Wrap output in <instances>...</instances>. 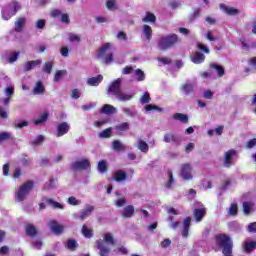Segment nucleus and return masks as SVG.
Returning a JSON list of instances; mask_svg holds the SVG:
<instances>
[{
    "mask_svg": "<svg viewBox=\"0 0 256 256\" xmlns=\"http://www.w3.org/2000/svg\"><path fill=\"white\" fill-rule=\"evenodd\" d=\"M217 247L222 249L223 256H233V240L228 234H217L215 236Z\"/></svg>",
    "mask_w": 256,
    "mask_h": 256,
    "instance_id": "nucleus-1",
    "label": "nucleus"
},
{
    "mask_svg": "<svg viewBox=\"0 0 256 256\" xmlns=\"http://www.w3.org/2000/svg\"><path fill=\"white\" fill-rule=\"evenodd\" d=\"M179 41V36L177 34L161 36L158 40V48L160 51H169V49H173Z\"/></svg>",
    "mask_w": 256,
    "mask_h": 256,
    "instance_id": "nucleus-2",
    "label": "nucleus"
},
{
    "mask_svg": "<svg viewBox=\"0 0 256 256\" xmlns=\"http://www.w3.org/2000/svg\"><path fill=\"white\" fill-rule=\"evenodd\" d=\"M33 187H35L33 180L24 182L16 191V201H25L27 196L33 191Z\"/></svg>",
    "mask_w": 256,
    "mask_h": 256,
    "instance_id": "nucleus-3",
    "label": "nucleus"
},
{
    "mask_svg": "<svg viewBox=\"0 0 256 256\" xmlns=\"http://www.w3.org/2000/svg\"><path fill=\"white\" fill-rule=\"evenodd\" d=\"M109 49H111V43H105L98 49L97 59H103L104 65H111L115 59V54L113 52L107 54Z\"/></svg>",
    "mask_w": 256,
    "mask_h": 256,
    "instance_id": "nucleus-4",
    "label": "nucleus"
},
{
    "mask_svg": "<svg viewBox=\"0 0 256 256\" xmlns=\"http://www.w3.org/2000/svg\"><path fill=\"white\" fill-rule=\"evenodd\" d=\"M91 168V162L89 159L83 158L81 161H76L71 164L72 171H86Z\"/></svg>",
    "mask_w": 256,
    "mask_h": 256,
    "instance_id": "nucleus-5",
    "label": "nucleus"
},
{
    "mask_svg": "<svg viewBox=\"0 0 256 256\" xmlns=\"http://www.w3.org/2000/svg\"><path fill=\"white\" fill-rule=\"evenodd\" d=\"M181 175L184 181H191L193 179V166L189 163L182 164Z\"/></svg>",
    "mask_w": 256,
    "mask_h": 256,
    "instance_id": "nucleus-6",
    "label": "nucleus"
},
{
    "mask_svg": "<svg viewBox=\"0 0 256 256\" xmlns=\"http://www.w3.org/2000/svg\"><path fill=\"white\" fill-rule=\"evenodd\" d=\"M180 92L186 97H191V95H195V84L191 82H186L182 84L180 86Z\"/></svg>",
    "mask_w": 256,
    "mask_h": 256,
    "instance_id": "nucleus-7",
    "label": "nucleus"
},
{
    "mask_svg": "<svg viewBox=\"0 0 256 256\" xmlns=\"http://www.w3.org/2000/svg\"><path fill=\"white\" fill-rule=\"evenodd\" d=\"M108 93L117 97L121 93V79L114 80L108 87Z\"/></svg>",
    "mask_w": 256,
    "mask_h": 256,
    "instance_id": "nucleus-8",
    "label": "nucleus"
},
{
    "mask_svg": "<svg viewBox=\"0 0 256 256\" xmlns=\"http://www.w3.org/2000/svg\"><path fill=\"white\" fill-rule=\"evenodd\" d=\"M48 227L54 235H61L63 231H65V227L59 224L56 220H51L48 223Z\"/></svg>",
    "mask_w": 256,
    "mask_h": 256,
    "instance_id": "nucleus-9",
    "label": "nucleus"
},
{
    "mask_svg": "<svg viewBox=\"0 0 256 256\" xmlns=\"http://www.w3.org/2000/svg\"><path fill=\"white\" fill-rule=\"evenodd\" d=\"M69 129L71 126L67 122H61L56 127V136L63 137V135H67L69 133Z\"/></svg>",
    "mask_w": 256,
    "mask_h": 256,
    "instance_id": "nucleus-10",
    "label": "nucleus"
},
{
    "mask_svg": "<svg viewBox=\"0 0 256 256\" xmlns=\"http://www.w3.org/2000/svg\"><path fill=\"white\" fill-rule=\"evenodd\" d=\"M235 155H237V150L235 149H231L225 152V155H224L225 167H229V165H233L232 160H233V157H235Z\"/></svg>",
    "mask_w": 256,
    "mask_h": 256,
    "instance_id": "nucleus-11",
    "label": "nucleus"
},
{
    "mask_svg": "<svg viewBox=\"0 0 256 256\" xmlns=\"http://www.w3.org/2000/svg\"><path fill=\"white\" fill-rule=\"evenodd\" d=\"M97 249H99L100 256H109V253H111V249L109 247L105 246V242L103 240H97L96 241Z\"/></svg>",
    "mask_w": 256,
    "mask_h": 256,
    "instance_id": "nucleus-12",
    "label": "nucleus"
},
{
    "mask_svg": "<svg viewBox=\"0 0 256 256\" xmlns=\"http://www.w3.org/2000/svg\"><path fill=\"white\" fill-rule=\"evenodd\" d=\"M164 142L175 143L176 145H179L181 143V140L179 139V137H177V134L173 132H168L164 134Z\"/></svg>",
    "mask_w": 256,
    "mask_h": 256,
    "instance_id": "nucleus-13",
    "label": "nucleus"
},
{
    "mask_svg": "<svg viewBox=\"0 0 256 256\" xmlns=\"http://www.w3.org/2000/svg\"><path fill=\"white\" fill-rule=\"evenodd\" d=\"M193 215L196 223H201V221H203V217L207 215V210L205 208H196Z\"/></svg>",
    "mask_w": 256,
    "mask_h": 256,
    "instance_id": "nucleus-14",
    "label": "nucleus"
},
{
    "mask_svg": "<svg viewBox=\"0 0 256 256\" xmlns=\"http://www.w3.org/2000/svg\"><path fill=\"white\" fill-rule=\"evenodd\" d=\"M25 234L28 237H37V235H39V230H37V227H35V225L33 224H26L25 225Z\"/></svg>",
    "mask_w": 256,
    "mask_h": 256,
    "instance_id": "nucleus-15",
    "label": "nucleus"
},
{
    "mask_svg": "<svg viewBox=\"0 0 256 256\" xmlns=\"http://www.w3.org/2000/svg\"><path fill=\"white\" fill-rule=\"evenodd\" d=\"M189 229H191V217H186L183 221L182 236L187 239L189 237Z\"/></svg>",
    "mask_w": 256,
    "mask_h": 256,
    "instance_id": "nucleus-16",
    "label": "nucleus"
},
{
    "mask_svg": "<svg viewBox=\"0 0 256 256\" xmlns=\"http://www.w3.org/2000/svg\"><path fill=\"white\" fill-rule=\"evenodd\" d=\"M95 211V207L88 205L86 210H82L78 219L79 221H85V219H87V217H89L91 215V213H93Z\"/></svg>",
    "mask_w": 256,
    "mask_h": 256,
    "instance_id": "nucleus-17",
    "label": "nucleus"
},
{
    "mask_svg": "<svg viewBox=\"0 0 256 256\" xmlns=\"http://www.w3.org/2000/svg\"><path fill=\"white\" fill-rule=\"evenodd\" d=\"M41 63H43L41 59L28 61L24 65V71L26 72L31 71V69H35V67H39Z\"/></svg>",
    "mask_w": 256,
    "mask_h": 256,
    "instance_id": "nucleus-18",
    "label": "nucleus"
},
{
    "mask_svg": "<svg viewBox=\"0 0 256 256\" xmlns=\"http://www.w3.org/2000/svg\"><path fill=\"white\" fill-rule=\"evenodd\" d=\"M135 215V207L133 205H128L123 209L122 217L124 219H131Z\"/></svg>",
    "mask_w": 256,
    "mask_h": 256,
    "instance_id": "nucleus-19",
    "label": "nucleus"
},
{
    "mask_svg": "<svg viewBox=\"0 0 256 256\" xmlns=\"http://www.w3.org/2000/svg\"><path fill=\"white\" fill-rule=\"evenodd\" d=\"M25 23H27V18L25 17H19L15 21V31L16 33H21L23 31V27H25Z\"/></svg>",
    "mask_w": 256,
    "mask_h": 256,
    "instance_id": "nucleus-20",
    "label": "nucleus"
},
{
    "mask_svg": "<svg viewBox=\"0 0 256 256\" xmlns=\"http://www.w3.org/2000/svg\"><path fill=\"white\" fill-rule=\"evenodd\" d=\"M103 81V75L99 74L96 77H91L87 80V85L90 87H97Z\"/></svg>",
    "mask_w": 256,
    "mask_h": 256,
    "instance_id": "nucleus-21",
    "label": "nucleus"
},
{
    "mask_svg": "<svg viewBox=\"0 0 256 256\" xmlns=\"http://www.w3.org/2000/svg\"><path fill=\"white\" fill-rule=\"evenodd\" d=\"M32 93L34 95H43V93H45V86L43 85V82L41 80L36 82V85L33 88Z\"/></svg>",
    "mask_w": 256,
    "mask_h": 256,
    "instance_id": "nucleus-22",
    "label": "nucleus"
},
{
    "mask_svg": "<svg viewBox=\"0 0 256 256\" xmlns=\"http://www.w3.org/2000/svg\"><path fill=\"white\" fill-rule=\"evenodd\" d=\"M100 113H104V115H113L117 113V108H115L111 104H105L100 110Z\"/></svg>",
    "mask_w": 256,
    "mask_h": 256,
    "instance_id": "nucleus-23",
    "label": "nucleus"
},
{
    "mask_svg": "<svg viewBox=\"0 0 256 256\" xmlns=\"http://www.w3.org/2000/svg\"><path fill=\"white\" fill-rule=\"evenodd\" d=\"M191 60L195 65H201V63H205V54L196 52Z\"/></svg>",
    "mask_w": 256,
    "mask_h": 256,
    "instance_id": "nucleus-24",
    "label": "nucleus"
},
{
    "mask_svg": "<svg viewBox=\"0 0 256 256\" xmlns=\"http://www.w3.org/2000/svg\"><path fill=\"white\" fill-rule=\"evenodd\" d=\"M113 179L117 183H121V181H125V179H127V173L121 170L116 171L113 175Z\"/></svg>",
    "mask_w": 256,
    "mask_h": 256,
    "instance_id": "nucleus-25",
    "label": "nucleus"
},
{
    "mask_svg": "<svg viewBox=\"0 0 256 256\" xmlns=\"http://www.w3.org/2000/svg\"><path fill=\"white\" fill-rule=\"evenodd\" d=\"M175 121H180V123H189V116L183 113H175L173 115Z\"/></svg>",
    "mask_w": 256,
    "mask_h": 256,
    "instance_id": "nucleus-26",
    "label": "nucleus"
},
{
    "mask_svg": "<svg viewBox=\"0 0 256 256\" xmlns=\"http://www.w3.org/2000/svg\"><path fill=\"white\" fill-rule=\"evenodd\" d=\"M143 33H144L145 39H147V41H151V39L153 37V28H151V26H149V25H144Z\"/></svg>",
    "mask_w": 256,
    "mask_h": 256,
    "instance_id": "nucleus-27",
    "label": "nucleus"
},
{
    "mask_svg": "<svg viewBox=\"0 0 256 256\" xmlns=\"http://www.w3.org/2000/svg\"><path fill=\"white\" fill-rule=\"evenodd\" d=\"M142 21L143 23H156L157 17L151 12H146V15L144 18H142Z\"/></svg>",
    "mask_w": 256,
    "mask_h": 256,
    "instance_id": "nucleus-28",
    "label": "nucleus"
},
{
    "mask_svg": "<svg viewBox=\"0 0 256 256\" xmlns=\"http://www.w3.org/2000/svg\"><path fill=\"white\" fill-rule=\"evenodd\" d=\"M79 244H77V240L75 239H68L66 242V249L69 251H76Z\"/></svg>",
    "mask_w": 256,
    "mask_h": 256,
    "instance_id": "nucleus-29",
    "label": "nucleus"
},
{
    "mask_svg": "<svg viewBox=\"0 0 256 256\" xmlns=\"http://www.w3.org/2000/svg\"><path fill=\"white\" fill-rule=\"evenodd\" d=\"M221 9H224L227 15H239V10L233 7H227L225 4L220 5Z\"/></svg>",
    "mask_w": 256,
    "mask_h": 256,
    "instance_id": "nucleus-30",
    "label": "nucleus"
},
{
    "mask_svg": "<svg viewBox=\"0 0 256 256\" xmlns=\"http://www.w3.org/2000/svg\"><path fill=\"white\" fill-rule=\"evenodd\" d=\"M211 69H215L217 71L218 77H223L225 75V68L219 64H211L210 65Z\"/></svg>",
    "mask_w": 256,
    "mask_h": 256,
    "instance_id": "nucleus-31",
    "label": "nucleus"
},
{
    "mask_svg": "<svg viewBox=\"0 0 256 256\" xmlns=\"http://www.w3.org/2000/svg\"><path fill=\"white\" fill-rule=\"evenodd\" d=\"M244 249L246 253H251L256 249V240L251 242H245Z\"/></svg>",
    "mask_w": 256,
    "mask_h": 256,
    "instance_id": "nucleus-32",
    "label": "nucleus"
},
{
    "mask_svg": "<svg viewBox=\"0 0 256 256\" xmlns=\"http://www.w3.org/2000/svg\"><path fill=\"white\" fill-rule=\"evenodd\" d=\"M137 147L142 153H147V151H149V144H147V142H145L144 140H139L137 143Z\"/></svg>",
    "mask_w": 256,
    "mask_h": 256,
    "instance_id": "nucleus-33",
    "label": "nucleus"
},
{
    "mask_svg": "<svg viewBox=\"0 0 256 256\" xmlns=\"http://www.w3.org/2000/svg\"><path fill=\"white\" fill-rule=\"evenodd\" d=\"M82 235H84V237H86V239H91V237H93V229L88 228L87 225H83L82 226Z\"/></svg>",
    "mask_w": 256,
    "mask_h": 256,
    "instance_id": "nucleus-34",
    "label": "nucleus"
},
{
    "mask_svg": "<svg viewBox=\"0 0 256 256\" xmlns=\"http://www.w3.org/2000/svg\"><path fill=\"white\" fill-rule=\"evenodd\" d=\"M106 7L109 11H117V9H119V6H117V0H107Z\"/></svg>",
    "mask_w": 256,
    "mask_h": 256,
    "instance_id": "nucleus-35",
    "label": "nucleus"
},
{
    "mask_svg": "<svg viewBox=\"0 0 256 256\" xmlns=\"http://www.w3.org/2000/svg\"><path fill=\"white\" fill-rule=\"evenodd\" d=\"M113 135V129L112 128H106L102 132L99 133V137L101 139H109Z\"/></svg>",
    "mask_w": 256,
    "mask_h": 256,
    "instance_id": "nucleus-36",
    "label": "nucleus"
},
{
    "mask_svg": "<svg viewBox=\"0 0 256 256\" xmlns=\"http://www.w3.org/2000/svg\"><path fill=\"white\" fill-rule=\"evenodd\" d=\"M67 75V70H58L54 75V83H59L63 79V76Z\"/></svg>",
    "mask_w": 256,
    "mask_h": 256,
    "instance_id": "nucleus-37",
    "label": "nucleus"
},
{
    "mask_svg": "<svg viewBox=\"0 0 256 256\" xmlns=\"http://www.w3.org/2000/svg\"><path fill=\"white\" fill-rule=\"evenodd\" d=\"M43 73H47L48 75H51V71H53V62L47 61L44 63L42 68Z\"/></svg>",
    "mask_w": 256,
    "mask_h": 256,
    "instance_id": "nucleus-38",
    "label": "nucleus"
},
{
    "mask_svg": "<svg viewBox=\"0 0 256 256\" xmlns=\"http://www.w3.org/2000/svg\"><path fill=\"white\" fill-rule=\"evenodd\" d=\"M112 149L114 151H125V146L123 144H121V141L114 140L112 142Z\"/></svg>",
    "mask_w": 256,
    "mask_h": 256,
    "instance_id": "nucleus-39",
    "label": "nucleus"
},
{
    "mask_svg": "<svg viewBox=\"0 0 256 256\" xmlns=\"http://www.w3.org/2000/svg\"><path fill=\"white\" fill-rule=\"evenodd\" d=\"M116 97L118 98V101H121V102L131 101L133 99V95L125 94L121 92Z\"/></svg>",
    "mask_w": 256,
    "mask_h": 256,
    "instance_id": "nucleus-40",
    "label": "nucleus"
},
{
    "mask_svg": "<svg viewBox=\"0 0 256 256\" xmlns=\"http://www.w3.org/2000/svg\"><path fill=\"white\" fill-rule=\"evenodd\" d=\"M20 163L23 167H29L31 165V158H29V156L27 154H22Z\"/></svg>",
    "mask_w": 256,
    "mask_h": 256,
    "instance_id": "nucleus-41",
    "label": "nucleus"
},
{
    "mask_svg": "<svg viewBox=\"0 0 256 256\" xmlns=\"http://www.w3.org/2000/svg\"><path fill=\"white\" fill-rule=\"evenodd\" d=\"M104 241L108 245H115V238L113 237L112 233H106L104 234Z\"/></svg>",
    "mask_w": 256,
    "mask_h": 256,
    "instance_id": "nucleus-42",
    "label": "nucleus"
},
{
    "mask_svg": "<svg viewBox=\"0 0 256 256\" xmlns=\"http://www.w3.org/2000/svg\"><path fill=\"white\" fill-rule=\"evenodd\" d=\"M140 103H142V105H147V103H151V95L149 94V92H144L142 97L140 98Z\"/></svg>",
    "mask_w": 256,
    "mask_h": 256,
    "instance_id": "nucleus-43",
    "label": "nucleus"
},
{
    "mask_svg": "<svg viewBox=\"0 0 256 256\" xmlns=\"http://www.w3.org/2000/svg\"><path fill=\"white\" fill-rule=\"evenodd\" d=\"M47 119H49V113L44 112L40 118L34 120V124L36 125H41V123H45V121H47Z\"/></svg>",
    "mask_w": 256,
    "mask_h": 256,
    "instance_id": "nucleus-44",
    "label": "nucleus"
},
{
    "mask_svg": "<svg viewBox=\"0 0 256 256\" xmlns=\"http://www.w3.org/2000/svg\"><path fill=\"white\" fill-rule=\"evenodd\" d=\"M145 111H158L159 113H163V108L157 105L149 104L145 106Z\"/></svg>",
    "mask_w": 256,
    "mask_h": 256,
    "instance_id": "nucleus-45",
    "label": "nucleus"
},
{
    "mask_svg": "<svg viewBox=\"0 0 256 256\" xmlns=\"http://www.w3.org/2000/svg\"><path fill=\"white\" fill-rule=\"evenodd\" d=\"M45 141V137L43 135H38L37 138L30 142V145L37 147V145H41Z\"/></svg>",
    "mask_w": 256,
    "mask_h": 256,
    "instance_id": "nucleus-46",
    "label": "nucleus"
},
{
    "mask_svg": "<svg viewBox=\"0 0 256 256\" xmlns=\"http://www.w3.org/2000/svg\"><path fill=\"white\" fill-rule=\"evenodd\" d=\"M168 177H169V180L166 183V187L168 189H171V187H173V184L175 183V178L173 177V172L171 170L168 171Z\"/></svg>",
    "mask_w": 256,
    "mask_h": 256,
    "instance_id": "nucleus-47",
    "label": "nucleus"
},
{
    "mask_svg": "<svg viewBox=\"0 0 256 256\" xmlns=\"http://www.w3.org/2000/svg\"><path fill=\"white\" fill-rule=\"evenodd\" d=\"M98 171L100 173L107 172V162H105L104 160L99 161L98 162Z\"/></svg>",
    "mask_w": 256,
    "mask_h": 256,
    "instance_id": "nucleus-48",
    "label": "nucleus"
},
{
    "mask_svg": "<svg viewBox=\"0 0 256 256\" xmlns=\"http://www.w3.org/2000/svg\"><path fill=\"white\" fill-rule=\"evenodd\" d=\"M252 207H253V204H251V202H244L243 203L244 215H249V213H251V208Z\"/></svg>",
    "mask_w": 256,
    "mask_h": 256,
    "instance_id": "nucleus-49",
    "label": "nucleus"
},
{
    "mask_svg": "<svg viewBox=\"0 0 256 256\" xmlns=\"http://www.w3.org/2000/svg\"><path fill=\"white\" fill-rule=\"evenodd\" d=\"M47 203H49L51 206L54 207V209H64L63 204L59 202H55L53 199L49 198L46 200Z\"/></svg>",
    "mask_w": 256,
    "mask_h": 256,
    "instance_id": "nucleus-50",
    "label": "nucleus"
},
{
    "mask_svg": "<svg viewBox=\"0 0 256 256\" xmlns=\"http://www.w3.org/2000/svg\"><path fill=\"white\" fill-rule=\"evenodd\" d=\"M68 37L71 43H81V37L77 34L70 33Z\"/></svg>",
    "mask_w": 256,
    "mask_h": 256,
    "instance_id": "nucleus-51",
    "label": "nucleus"
},
{
    "mask_svg": "<svg viewBox=\"0 0 256 256\" xmlns=\"http://www.w3.org/2000/svg\"><path fill=\"white\" fill-rule=\"evenodd\" d=\"M116 130L123 132V131H129V123L124 122L122 124L116 125Z\"/></svg>",
    "mask_w": 256,
    "mask_h": 256,
    "instance_id": "nucleus-52",
    "label": "nucleus"
},
{
    "mask_svg": "<svg viewBox=\"0 0 256 256\" xmlns=\"http://www.w3.org/2000/svg\"><path fill=\"white\" fill-rule=\"evenodd\" d=\"M197 48L202 51L203 53H206V55H209L211 53V50H209V47L206 45L202 44L201 42H198Z\"/></svg>",
    "mask_w": 256,
    "mask_h": 256,
    "instance_id": "nucleus-53",
    "label": "nucleus"
},
{
    "mask_svg": "<svg viewBox=\"0 0 256 256\" xmlns=\"http://www.w3.org/2000/svg\"><path fill=\"white\" fill-rule=\"evenodd\" d=\"M135 75L137 76V81H145V72L141 69H136Z\"/></svg>",
    "mask_w": 256,
    "mask_h": 256,
    "instance_id": "nucleus-54",
    "label": "nucleus"
},
{
    "mask_svg": "<svg viewBox=\"0 0 256 256\" xmlns=\"http://www.w3.org/2000/svg\"><path fill=\"white\" fill-rule=\"evenodd\" d=\"M62 14H63V12H61V10L53 9L50 12V17H52L53 19H58L59 17H61Z\"/></svg>",
    "mask_w": 256,
    "mask_h": 256,
    "instance_id": "nucleus-55",
    "label": "nucleus"
},
{
    "mask_svg": "<svg viewBox=\"0 0 256 256\" xmlns=\"http://www.w3.org/2000/svg\"><path fill=\"white\" fill-rule=\"evenodd\" d=\"M237 209H238L237 203H232L230 205L229 210H228L229 215H232V216L237 215Z\"/></svg>",
    "mask_w": 256,
    "mask_h": 256,
    "instance_id": "nucleus-56",
    "label": "nucleus"
},
{
    "mask_svg": "<svg viewBox=\"0 0 256 256\" xmlns=\"http://www.w3.org/2000/svg\"><path fill=\"white\" fill-rule=\"evenodd\" d=\"M7 139H11V133L0 132V143H3V141H7Z\"/></svg>",
    "mask_w": 256,
    "mask_h": 256,
    "instance_id": "nucleus-57",
    "label": "nucleus"
},
{
    "mask_svg": "<svg viewBox=\"0 0 256 256\" xmlns=\"http://www.w3.org/2000/svg\"><path fill=\"white\" fill-rule=\"evenodd\" d=\"M199 15H201V9L197 8L194 11V13L189 16V21H195V19H197V17H199Z\"/></svg>",
    "mask_w": 256,
    "mask_h": 256,
    "instance_id": "nucleus-58",
    "label": "nucleus"
},
{
    "mask_svg": "<svg viewBox=\"0 0 256 256\" xmlns=\"http://www.w3.org/2000/svg\"><path fill=\"white\" fill-rule=\"evenodd\" d=\"M70 97L71 99H79V97H81V92L79 91V89L75 88L72 90Z\"/></svg>",
    "mask_w": 256,
    "mask_h": 256,
    "instance_id": "nucleus-59",
    "label": "nucleus"
},
{
    "mask_svg": "<svg viewBox=\"0 0 256 256\" xmlns=\"http://www.w3.org/2000/svg\"><path fill=\"white\" fill-rule=\"evenodd\" d=\"M68 204L69 205H80L81 204V201L77 200V198H75V196H70L68 198Z\"/></svg>",
    "mask_w": 256,
    "mask_h": 256,
    "instance_id": "nucleus-60",
    "label": "nucleus"
},
{
    "mask_svg": "<svg viewBox=\"0 0 256 256\" xmlns=\"http://www.w3.org/2000/svg\"><path fill=\"white\" fill-rule=\"evenodd\" d=\"M28 125H29V122L23 120V121H21L19 123H15L14 124V128L15 129H23V127H27Z\"/></svg>",
    "mask_w": 256,
    "mask_h": 256,
    "instance_id": "nucleus-61",
    "label": "nucleus"
},
{
    "mask_svg": "<svg viewBox=\"0 0 256 256\" xmlns=\"http://www.w3.org/2000/svg\"><path fill=\"white\" fill-rule=\"evenodd\" d=\"M47 23V20L45 19H40L36 23V29H45V25Z\"/></svg>",
    "mask_w": 256,
    "mask_h": 256,
    "instance_id": "nucleus-62",
    "label": "nucleus"
},
{
    "mask_svg": "<svg viewBox=\"0 0 256 256\" xmlns=\"http://www.w3.org/2000/svg\"><path fill=\"white\" fill-rule=\"evenodd\" d=\"M60 21L62 23H65L66 25H69V23H70L69 14H67V13L61 14Z\"/></svg>",
    "mask_w": 256,
    "mask_h": 256,
    "instance_id": "nucleus-63",
    "label": "nucleus"
},
{
    "mask_svg": "<svg viewBox=\"0 0 256 256\" xmlns=\"http://www.w3.org/2000/svg\"><path fill=\"white\" fill-rule=\"evenodd\" d=\"M248 233H256V222H252L247 226Z\"/></svg>",
    "mask_w": 256,
    "mask_h": 256,
    "instance_id": "nucleus-64",
    "label": "nucleus"
}]
</instances>
